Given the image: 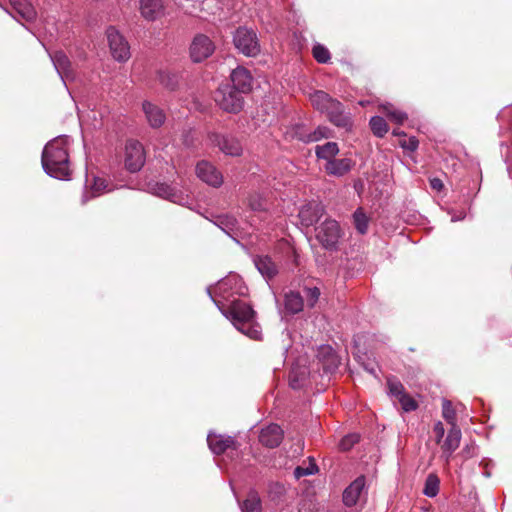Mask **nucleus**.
Here are the masks:
<instances>
[{"label": "nucleus", "instance_id": "nucleus-26", "mask_svg": "<svg viewBox=\"0 0 512 512\" xmlns=\"http://www.w3.org/2000/svg\"><path fill=\"white\" fill-rule=\"evenodd\" d=\"M310 101L313 107L322 113L329 108V105H335L334 99L324 91L317 90L310 94Z\"/></svg>", "mask_w": 512, "mask_h": 512}, {"label": "nucleus", "instance_id": "nucleus-11", "mask_svg": "<svg viewBox=\"0 0 512 512\" xmlns=\"http://www.w3.org/2000/svg\"><path fill=\"white\" fill-rule=\"evenodd\" d=\"M232 87L238 92L245 94L252 90L253 77L244 67L235 68L230 75Z\"/></svg>", "mask_w": 512, "mask_h": 512}, {"label": "nucleus", "instance_id": "nucleus-49", "mask_svg": "<svg viewBox=\"0 0 512 512\" xmlns=\"http://www.w3.org/2000/svg\"><path fill=\"white\" fill-rule=\"evenodd\" d=\"M290 385H291L292 388H297L298 387L296 382H295V380H292V379L290 380Z\"/></svg>", "mask_w": 512, "mask_h": 512}, {"label": "nucleus", "instance_id": "nucleus-6", "mask_svg": "<svg viewBox=\"0 0 512 512\" xmlns=\"http://www.w3.org/2000/svg\"><path fill=\"white\" fill-rule=\"evenodd\" d=\"M106 34L113 58L120 62L127 61L130 58V46L125 38L114 27H109Z\"/></svg>", "mask_w": 512, "mask_h": 512}, {"label": "nucleus", "instance_id": "nucleus-48", "mask_svg": "<svg viewBox=\"0 0 512 512\" xmlns=\"http://www.w3.org/2000/svg\"><path fill=\"white\" fill-rule=\"evenodd\" d=\"M430 184L433 189L438 191L443 187L442 181L438 178L431 179Z\"/></svg>", "mask_w": 512, "mask_h": 512}, {"label": "nucleus", "instance_id": "nucleus-33", "mask_svg": "<svg viewBox=\"0 0 512 512\" xmlns=\"http://www.w3.org/2000/svg\"><path fill=\"white\" fill-rule=\"evenodd\" d=\"M353 221H354V225H355L356 230L360 234H365L368 231L369 218L364 213L362 208H358L354 212V214H353Z\"/></svg>", "mask_w": 512, "mask_h": 512}, {"label": "nucleus", "instance_id": "nucleus-16", "mask_svg": "<svg viewBox=\"0 0 512 512\" xmlns=\"http://www.w3.org/2000/svg\"><path fill=\"white\" fill-rule=\"evenodd\" d=\"M140 13L148 21L158 19L164 13L162 0H139Z\"/></svg>", "mask_w": 512, "mask_h": 512}, {"label": "nucleus", "instance_id": "nucleus-8", "mask_svg": "<svg viewBox=\"0 0 512 512\" xmlns=\"http://www.w3.org/2000/svg\"><path fill=\"white\" fill-rule=\"evenodd\" d=\"M215 50V45L212 40L204 35H196L190 45L189 53L193 62L199 63L210 57Z\"/></svg>", "mask_w": 512, "mask_h": 512}, {"label": "nucleus", "instance_id": "nucleus-42", "mask_svg": "<svg viewBox=\"0 0 512 512\" xmlns=\"http://www.w3.org/2000/svg\"><path fill=\"white\" fill-rule=\"evenodd\" d=\"M387 385L389 389V393L393 396H395L397 399L401 397V394L404 393V387L401 382L394 380V379H388Z\"/></svg>", "mask_w": 512, "mask_h": 512}, {"label": "nucleus", "instance_id": "nucleus-21", "mask_svg": "<svg viewBox=\"0 0 512 512\" xmlns=\"http://www.w3.org/2000/svg\"><path fill=\"white\" fill-rule=\"evenodd\" d=\"M50 57L56 71L63 80L65 78H69L70 76H72L71 62L64 52L56 51L55 53L50 55Z\"/></svg>", "mask_w": 512, "mask_h": 512}, {"label": "nucleus", "instance_id": "nucleus-3", "mask_svg": "<svg viewBox=\"0 0 512 512\" xmlns=\"http://www.w3.org/2000/svg\"><path fill=\"white\" fill-rule=\"evenodd\" d=\"M241 94L229 84H223L216 90L214 100L223 111L236 114L244 106V99Z\"/></svg>", "mask_w": 512, "mask_h": 512}, {"label": "nucleus", "instance_id": "nucleus-31", "mask_svg": "<svg viewBox=\"0 0 512 512\" xmlns=\"http://www.w3.org/2000/svg\"><path fill=\"white\" fill-rule=\"evenodd\" d=\"M380 109L388 117L390 121L396 124H402L407 119L406 113L394 108L393 105L390 103L381 105Z\"/></svg>", "mask_w": 512, "mask_h": 512}, {"label": "nucleus", "instance_id": "nucleus-20", "mask_svg": "<svg viewBox=\"0 0 512 512\" xmlns=\"http://www.w3.org/2000/svg\"><path fill=\"white\" fill-rule=\"evenodd\" d=\"M334 104L329 105V108L324 111L329 117V120L338 127H348L351 122L348 115L343 111L342 104L334 99Z\"/></svg>", "mask_w": 512, "mask_h": 512}, {"label": "nucleus", "instance_id": "nucleus-12", "mask_svg": "<svg viewBox=\"0 0 512 512\" xmlns=\"http://www.w3.org/2000/svg\"><path fill=\"white\" fill-rule=\"evenodd\" d=\"M283 439V430L277 424H270L263 428L259 435V441L269 448L277 447Z\"/></svg>", "mask_w": 512, "mask_h": 512}, {"label": "nucleus", "instance_id": "nucleus-46", "mask_svg": "<svg viewBox=\"0 0 512 512\" xmlns=\"http://www.w3.org/2000/svg\"><path fill=\"white\" fill-rule=\"evenodd\" d=\"M237 281L238 279L234 276L227 279H223L218 283L217 289L220 292H226L230 288L231 283Z\"/></svg>", "mask_w": 512, "mask_h": 512}, {"label": "nucleus", "instance_id": "nucleus-13", "mask_svg": "<svg viewBox=\"0 0 512 512\" xmlns=\"http://www.w3.org/2000/svg\"><path fill=\"white\" fill-rule=\"evenodd\" d=\"M142 110L145 114L148 124L152 128H159L165 122L166 116L164 111L156 104L150 101H143Z\"/></svg>", "mask_w": 512, "mask_h": 512}, {"label": "nucleus", "instance_id": "nucleus-39", "mask_svg": "<svg viewBox=\"0 0 512 512\" xmlns=\"http://www.w3.org/2000/svg\"><path fill=\"white\" fill-rule=\"evenodd\" d=\"M318 471L317 465L310 461L307 467L298 466L294 470L295 478L299 479L303 476L313 475Z\"/></svg>", "mask_w": 512, "mask_h": 512}, {"label": "nucleus", "instance_id": "nucleus-23", "mask_svg": "<svg viewBox=\"0 0 512 512\" xmlns=\"http://www.w3.org/2000/svg\"><path fill=\"white\" fill-rule=\"evenodd\" d=\"M151 192L156 196H159L164 199H168L175 203H181L183 197L178 194V192L168 184L165 183H155L151 186Z\"/></svg>", "mask_w": 512, "mask_h": 512}, {"label": "nucleus", "instance_id": "nucleus-29", "mask_svg": "<svg viewBox=\"0 0 512 512\" xmlns=\"http://www.w3.org/2000/svg\"><path fill=\"white\" fill-rule=\"evenodd\" d=\"M242 512H261V499L256 491H250L241 505Z\"/></svg>", "mask_w": 512, "mask_h": 512}, {"label": "nucleus", "instance_id": "nucleus-34", "mask_svg": "<svg viewBox=\"0 0 512 512\" xmlns=\"http://www.w3.org/2000/svg\"><path fill=\"white\" fill-rule=\"evenodd\" d=\"M370 128L374 135L377 137H383L388 132V125L384 118L380 116H374L370 119Z\"/></svg>", "mask_w": 512, "mask_h": 512}, {"label": "nucleus", "instance_id": "nucleus-41", "mask_svg": "<svg viewBox=\"0 0 512 512\" xmlns=\"http://www.w3.org/2000/svg\"><path fill=\"white\" fill-rule=\"evenodd\" d=\"M304 291L307 305L314 307L320 297V290L317 287H308Z\"/></svg>", "mask_w": 512, "mask_h": 512}, {"label": "nucleus", "instance_id": "nucleus-38", "mask_svg": "<svg viewBox=\"0 0 512 512\" xmlns=\"http://www.w3.org/2000/svg\"><path fill=\"white\" fill-rule=\"evenodd\" d=\"M107 187L108 184L104 178L94 177L93 183L90 185L92 196H98L106 191H109Z\"/></svg>", "mask_w": 512, "mask_h": 512}, {"label": "nucleus", "instance_id": "nucleus-15", "mask_svg": "<svg viewBox=\"0 0 512 512\" xmlns=\"http://www.w3.org/2000/svg\"><path fill=\"white\" fill-rule=\"evenodd\" d=\"M209 448L214 454H222L228 449H236L233 437L216 434H209L207 437Z\"/></svg>", "mask_w": 512, "mask_h": 512}, {"label": "nucleus", "instance_id": "nucleus-37", "mask_svg": "<svg viewBox=\"0 0 512 512\" xmlns=\"http://www.w3.org/2000/svg\"><path fill=\"white\" fill-rule=\"evenodd\" d=\"M312 53H313V57L319 63H327L330 60L329 50L321 44L314 45V47L312 49Z\"/></svg>", "mask_w": 512, "mask_h": 512}, {"label": "nucleus", "instance_id": "nucleus-1", "mask_svg": "<svg viewBox=\"0 0 512 512\" xmlns=\"http://www.w3.org/2000/svg\"><path fill=\"white\" fill-rule=\"evenodd\" d=\"M42 166L51 177L63 180L71 174L68 138L57 137L46 144L42 153Z\"/></svg>", "mask_w": 512, "mask_h": 512}, {"label": "nucleus", "instance_id": "nucleus-36", "mask_svg": "<svg viewBox=\"0 0 512 512\" xmlns=\"http://www.w3.org/2000/svg\"><path fill=\"white\" fill-rule=\"evenodd\" d=\"M215 224L226 233H229L234 230L236 219L229 215H221L217 217Z\"/></svg>", "mask_w": 512, "mask_h": 512}, {"label": "nucleus", "instance_id": "nucleus-2", "mask_svg": "<svg viewBox=\"0 0 512 512\" xmlns=\"http://www.w3.org/2000/svg\"><path fill=\"white\" fill-rule=\"evenodd\" d=\"M223 314L232 321L233 325L252 339H260L259 326L254 324L255 312L247 303L235 300Z\"/></svg>", "mask_w": 512, "mask_h": 512}, {"label": "nucleus", "instance_id": "nucleus-50", "mask_svg": "<svg viewBox=\"0 0 512 512\" xmlns=\"http://www.w3.org/2000/svg\"><path fill=\"white\" fill-rule=\"evenodd\" d=\"M366 369H367V370H368L372 375L376 376V371H375V369H374V368L369 369V368H367V367H366Z\"/></svg>", "mask_w": 512, "mask_h": 512}, {"label": "nucleus", "instance_id": "nucleus-18", "mask_svg": "<svg viewBox=\"0 0 512 512\" xmlns=\"http://www.w3.org/2000/svg\"><path fill=\"white\" fill-rule=\"evenodd\" d=\"M296 135L302 142L311 143L329 138L331 136V131L325 126H318L314 131L308 133L305 131L303 126H299L297 128Z\"/></svg>", "mask_w": 512, "mask_h": 512}, {"label": "nucleus", "instance_id": "nucleus-43", "mask_svg": "<svg viewBox=\"0 0 512 512\" xmlns=\"http://www.w3.org/2000/svg\"><path fill=\"white\" fill-rule=\"evenodd\" d=\"M358 441H359V436L357 434L347 435L341 440V442L339 444L340 449L343 451H347V450L351 449L353 447V445L355 443H357Z\"/></svg>", "mask_w": 512, "mask_h": 512}, {"label": "nucleus", "instance_id": "nucleus-7", "mask_svg": "<svg viewBox=\"0 0 512 512\" xmlns=\"http://www.w3.org/2000/svg\"><path fill=\"white\" fill-rule=\"evenodd\" d=\"M340 236L341 230L335 220L326 219L316 228V238L325 248H334Z\"/></svg>", "mask_w": 512, "mask_h": 512}, {"label": "nucleus", "instance_id": "nucleus-25", "mask_svg": "<svg viewBox=\"0 0 512 512\" xmlns=\"http://www.w3.org/2000/svg\"><path fill=\"white\" fill-rule=\"evenodd\" d=\"M10 5L20 17L27 21L36 17V11L28 0H10Z\"/></svg>", "mask_w": 512, "mask_h": 512}, {"label": "nucleus", "instance_id": "nucleus-51", "mask_svg": "<svg viewBox=\"0 0 512 512\" xmlns=\"http://www.w3.org/2000/svg\"><path fill=\"white\" fill-rule=\"evenodd\" d=\"M393 134H394V135H401V136H405V134H404V133L399 132V131H396V130H394V131H393Z\"/></svg>", "mask_w": 512, "mask_h": 512}, {"label": "nucleus", "instance_id": "nucleus-17", "mask_svg": "<svg viewBox=\"0 0 512 512\" xmlns=\"http://www.w3.org/2000/svg\"><path fill=\"white\" fill-rule=\"evenodd\" d=\"M365 487V478L358 477L343 492V502L346 506H353L357 503Z\"/></svg>", "mask_w": 512, "mask_h": 512}, {"label": "nucleus", "instance_id": "nucleus-4", "mask_svg": "<svg viewBox=\"0 0 512 512\" xmlns=\"http://www.w3.org/2000/svg\"><path fill=\"white\" fill-rule=\"evenodd\" d=\"M235 47L246 56H256L260 52V45L256 33L245 27H240L234 34Z\"/></svg>", "mask_w": 512, "mask_h": 512}, {"label": "nucleus", "instance_id": "nucleus-5", "mask_svg": "<svg viewBox=\"0 0 512 512\" xmlns=\"http://www.w3.org/2000/svg\"><path fill=\"white\" fill-rule=\"evenodd\" d=\"M124 163L127 170L138 172L145 163V152L142 144L136 140H128L125 145Z\"/></svg>", "mask_w": 512, "mask_h": 512}, {"label": "nucleus", "instance_id": "nucleus-47", "mask_svg": "<svg viewBox=\"0 0 512 512\" xmlns=\"http://www.w3.org/2000/svg\"><path fill=\"white\" fill-rule=\"evenodd\" d=\"M434 433H435V436H436V442L437 443H440V441L442 440L444 434H445V429H444V426L443 424L439 421L437 422L435 425H434Z\"/></svg>", "mask_w": 512, "mask_h": 512}, {"label": "nucleus", "instance_id": "nucleus-27", "mask_svg": "<svg viewBox=\"0 0 512 512\" xmlns=\"http://www.w3.org/2000/svg\"><path fill=\"white\" fill-rule=\"evenodd\" d=\"M285 309L291 313L296 314L302 311L304 303L303 298L298 292L290 291L285 294L284 301Z\"/></svg>", "mask_w": 512, "mask_h": 512}, {"label": "nucleus", "instance_id": "nucleus-40", "mask_svg": "<svg viewBox=\"0 0 512 512\" xmlns=\"http://www.w3.org/2000/svg\"><path fill=\"white\" fill-rule=\"evenodd\" d=\"M398 401L400 402L402 409L405 412L414 411L417 409L418 404L417 402L408 394H401V397L398 398Z\"/></svg>", "mask_w": 512, "mask_h": 512}, {"label": "nucleus", "instance_id": "nucleus-45", "mask_svg": "<svg viewBox=\"0 0 512 512\" xmlns=\"http://www.w3.org/2000/svg\"><path fill=\"white\" fill-rule=\"evenodd\" d=\"M248 204L250 208L254 211H259L264 209V204L262 198L258 194L251 195L248 200Z\"/></svg>", "mask_w": 512, "mask_h": 512}, {"label": "nucleus", "instance_id": "nucleus-10", "mask_svg": "<svg viewBox=\"0 0 512 512\" xmlns=\"http://www.w3.org/2000/svg\"><path fill=\"white\" fill-rule=\"evenodd\" d=\"M196 175L203 182L213 187H219L223 183L222 174L210 162L202 160L196 165Z\"/></svg>", "mask_w": 512, "mask_h": 512}, {"label": "nucleus", "instance_id": "nucleus-24", "mask_svg": "<svg viewBox=\"0 0 512 512\" xmlns=\"http://www.w3.org/2000/svg\"><path fill=\"white\" fill-rule=\"evenodd\" d=\"M254 263L258 271L266 279H271L277 274V267L268 256H257Z\"/></svg>", "mask_w": 512, "mask_h": 512}, {"label": "nucleus", "instance_id": "nucleus-22", "mask_svg": "<svg viewBox=\"0 0 512 512\" xmlns=\"http://www.w3.org/2000/svg\"><path fill=\"white\" fill-rule=\"evenodd\" d=\"M461 441V431L458 426L451 427L443 444L442 450L446 454V460L448 461L452 453L459 447Z\"/></svg>", "mask_w": 512, "mask_h": 512}, {"label": "nucleus", "instance_id": "nucleus-9", "mask_svg": "<svg viewBox=\"0 0 512 512\" xmlns=\"http://www.w3.org/2000/svg\"><path fill=\"white\" fill-rule=\"evenodd\" d=\"M208 141L211 145L219 147V149L229 156H240L243 152L240 141L230 135H221L218 133H210Z\"/></svg>", "mask_w": 512, "mask_h": 512}, {"label": "nucleus", "instance_id": "nucleus-28", "mask_svg": "<svg viewBox=\"0 0 512 512\" xmlns=\"http://www.w3.org/2000/svg\"><path fill=\"white\" fill-rule=\"evenodd\" d=\"M338 152L339 148L336 142H327L323 145H317L315 148L316 156L327 160V162L334 159Z\"/></svg>", "mask_w": 512, "mask_h": 512}, {"label": "nucleus", "instance_id": "nucleus-30", "mask_svg": "<svg viewBox=\"0 0 512 512\" xmlns=\"http://www.w3.org/2000/svg\"><path fill=\"white\" fill-rule=\"evenodd\" d=\"M157 81L165 88L175 90L178 86L179 76L166 70H159L157 72Z\"/></svg>", "mask_w": 512, "mask_h": 512}, {"label": "nucleus", "instance_id": "nucleus-19", "mask_svg": "<svg viewBox=\"0 0 512 512\" xmlns=\"http://www.w3.org/2000/svg\"><path fill=\"white\" fill-rule=\"evenodd\" d=\"M354 163L350 158L332 159L325 164V171L329 175L341 177L347 174L353 167Z\"/></svg>", "mask_w": 512, "mask_h": 512}, {"label": "nucleus", "instance_id": "nucleus-14", "mask_svg": "<svg viewBox=\"0 0 512 512\" xmlns=\"http://www.w3.org/2000/svg\"><path fill=\"white\" fill-rule=\"evenodd\" d=\"M324 214V207L318 203H309L301 208L299 217L305 226L317 223Z\"/></svg>", "mask_w": 512, "mask_h": 512}, {"label": "nucleus", "instance_id": "nucleus-44", "mask_svg": "<svg viewBox=\"0 0 512 512\" xmlns=\"http://www.w3.org/2000/svg\"><path fill=\"white\" fill-rule=\"evenodd\" d=\"M418 140L416 137L412 136V137H409V138H403V139H400L399 141V145L405 149V150H408V151H415L417 148H418Z\"/></svg>", "mask_w": 512, "mask_h": 512}, {"label": "nucleus", "instance_id": "nucleus-35", "mask_svg": "<svg viewBox=\"0 0 512 512\" xmlns=\"http://www.w3.org/2000/svg\"><path fill=\"white\" fill-rule=\"evenodd\" d=\"M442 416L451 425V427L457 426L456 413L449 400H443L442 402Z\"/></svg>", "mask_w": 512, "mask_h": 512}, {"label": "nucleus", "instance_id": "nucleus-32", "mask_svg": "<svg viewBox=\"0 0 512 512\" xmlns=\"http://www.w3.org/2000/svg\"><path fill=\"white\" fill-rule=\"evenodd\" d=\"M440 480L436 474H429L426 478L423 493L427 497H435L439 493Z\"/></svg>", "mask_w": 512, "mask_h": 512}]
</instances>
